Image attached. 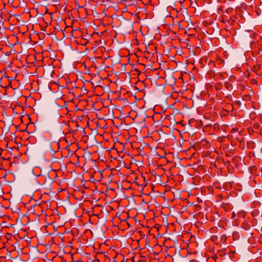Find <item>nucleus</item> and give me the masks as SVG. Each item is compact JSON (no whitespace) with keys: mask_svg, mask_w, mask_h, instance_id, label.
<instances>
[{"mask_svg":"<svg viewBox=\"0 0 262 262\" xmlns=\"http://www.w3.org/2000/svg\"><path fill=\"white\" fill-rule=\"evenodd\" d=\"M218 127L219 125L217 124H214L213 126L211 124H207L203 127V131L209 135H211L215 134L214 132L219 129Z\"/></svg>","mask_w":262,"mask_h":262,"instance_id":"obj_1","label":"nucleus"},{"mask_svg":"<svg viewBox=\"0 0 262 262\" xmlns=\"http://www.w3.org/2000/svg\"><path fill=\"white\" fill-rule=\"evenodd\" d=\"M224 62V61L221 59L218 58L216 60L215 63L213 61H210L209 64L210 66H215V64H216L217 65L222 66L223 63Z\"/></svg>","mask_w":262,"mask_h":262,"instance_id":"obj_2","label":"nucleus"},{"mask_svg":"<svg viewBox=\"0 0 262 262\" xmlns=\"http://www.w3.org/2000/svg\"><path fill=\"white\" fill-rule=\"evenodd\" d=\"M241 227L243 229H245V230H249L251 228L250 224L246 222H244L242 224Z\"/></svg>","mask_w":262,"mask_h":262,"instance_id":"obj_3","label":"nucleus"},{"mask_svg":"<svg viewBox=\"0 0 262 262\" xmlns=\"http://www.w3.org/2000/svg\"><path fill=\"white\" fill-rule=\"evenodd\" d=\"M215 72L213 70L209 71L206 74V77L210 79H212L215 77Z\"/></svg>","mask_w":262,"mask_h":262,"instance_id":"obj_4","label":"nucleus"},{"mask_svg":"<svg viewBox=\"0 0 262 262\" xmlns=\"http://www.w3.org/2000/svg\"><path fill=\"white\" fill-rule=\"evenodd\" d=\"M225 86L228 90V91H231L233 89V85L232 84L229 82H225L224 84Z\"/></svg>","mask_w":262,"mask_h":262,"instance_id":"obj_5","label":"nucleus"},{"mask_svg":"<svg viewBox=\"0 0 262 262\" xmlns=\"http://www.w3.org/2000/svg\"><path fill=\"white\" fill-rule=\"evenodd\" d=\"M243 100L247 101L251 100V96L250 95H245L242 96Z\"/></svg>","mask_w":262,"mask_h":262,"instance_id":"obj_6","label":"nucleus"},{"mask_svg":"<svg viewBox=\"0 0 262 262\" xmlns=\"http://www.w3.org/2000/svg\"><path fill=\"white\" fill-rule=\"evenodd\" d=\"M222 87V84L221 83L217 82L214 84V88L216 91L221 90Z\"/></svg>","mask_w":262,"mask_h":262,"instance_id":"obj_7","label":"nucleus"},{"mask_svg":"<svg viewBox=\"0 0 262 262\" xmlns=\"http://www.w3.org/2000/svg\"><path fill=\"white\" fill-rule=\"evenodd\" d=\"M217 254L220 256H223L224 255H226L225 250L224 249H222L220 250H219L217 252Z\"/></svg>","mask_w":262,"mask_h":262,"instance_id":"obj_8","label":"nucleus"},{"mask_svg":"<svg viewBox=\"0 0 262 262\" xmlns=\"http://www.w3.org/2000/svg\"><path fill=\"white\" fill-rule=\"evenodd\" d=\"M221 242L222 243H225L226 242V239H227V236L225 234H223L221 236Z\"/></svg>","mask_w":262,"mask_h":262,"instance_id":"obj_9","label":"nucleus"},{"mask_svg":"<svg viewBox=\"0 0 262 262\" xmlns=\"http://www.w3.org/2000/svg\"><path fill=\"white\" fill-rule=\"evenodd\" d=\"M217 239L218 237L216 235H212L210 238V240L213 242L217 241Z\"/></svg>","mask_w":262,"mask_h":262,"instance_id":"obj_10","label":"nucleus"},{"mask_svg":"<svg viewBox=\"0 0 262 262\" xmlns=\"http://www.w3.org/2000/svg\"><path fill=\"white\" fill-rule=\"evenodd\" d=\"M237 215L239 217H244L245 215V212L244 211L239 212L237 213Z\"/></svg>","mask_w":262,"mask_h":262,"instance_id":"obj_11","label":"nucleus"},{"mask_svg":"<svg viewBox=\"0 0 262 262\" xmlns=\"http://www.w3.org/2000/svg\"><path fill=\"white\" fill-rule=\"evenodd\" d=\"M226 13L228 14L230 13L233 11V9L231 8H228L227 9H226Z\"/></svg>","mask_w":262,"mask_h":262,"instance_id":"obj_12","label":"nucleus"},{"mask_svg":"<svg viewBox=\"0 0 262 262\" xmlns=\"http://www.w3.org/2000/svg\"><path fill=\"white\" fill-rule=\"evenodd\" d=\"M251 171L253 173L254 171L256 170V168L255 166H252L250 167Z\"/></svg>","mask_w":262,"mask_h":262,"instance_id":"obj_13","label":"nucleus"},{"mask_svg":"<svg viewBox=\"0 0 262 262\" xmlns=\"http://www.w3.org/2000/svg\"><path fill=\"white\" fill-rule=\"evenodd\" d=\"M235 216H236V214H235V213L234 212H233L232 213V217H231V218H232V219H234V217H235Z\"/></svg>","mask_w":262,"mask_h":262,"instance_id":"obj_14","label":"nucleus"},{"mask_svg":"<svg viewBox=\"0 0 262 262\" xmlns=\"http://www.w3.org/2000/svg\"><path fill=\"white\" fill-rule=\"evenodd\" d=\"M123 2H131L133 1V0H121Z\"/></svg>","mask_w":262,"mask_h":262,"instance_id":"obj_15","label":"nucleus"},{"mask_svg":"<svg viewBox=\"0 0 262 262\" xmlns=\"http://www.w3.org/2000/svg\"><path fill=\"white\" fill-rule=\"evenodd\" d=\"M217 2L219 3H225L226 0H217Z\"/></svg>","mask_w":262,"mask_h":262,"instance_id":"obj_16","label":"nucleus"},{"mask_svg":"<svg viewBox=\"0 0 262 262\" xmlns=\"http://www.w3.org/2000/svg\"><path fill=\"white\" fill-rule=\"evenodd\" d=\"M34 207L36 208V209H40V208L39 206H35Z\"/></svg>","mask_w":262,"mask_h":262,"instance_id":"obj_17","label":"nucleus"},{"mask_svg":"<svg viewBox=\"0 0 262 262\" xmlns=\"http://www.w3.org/2000/svg\"><path fill=\"white\" fill-rule=\"evenodd\" d=\"M201 125L202 126V122H200V124L199 125L198 127H199Z\"/></svg>","mask_w":262,"mask_h":262,"instance_id":"obj_18","label":"nucleus"},{"mask_svg":"<svg viewBox=\"0 0 262 262\" xmlns=\"http://www.w3.org/2000/svg\"><path fill=\"white\" fill-rule=\"evenodd\" d=\"M230 20H231V21L232 22H233L234 21V19H232L231 18H230Z\"/></svg>","mask_w":262,"mask_h":262,"instance_id":"obj_19","label":"nucleus"},{"mask_svg":"<svg viewBox=\"0 0 262 262\" xmlns=\"http://www.w3.org/2000/svg\"><path fill=\"white\" fill-rule=\"evenodd\" d=\"M226 156H227V157H229L230 156L229 155L227 152L226 153Z\"/></svg>","mask_w":262,"mask_h":262,"instance_id":"obj_20","label":"nucleus"},{"mask_svg":"<svg viewBox=\"0 0 262 262\" xmlns=\"http://www.w3.org/2000/svg\"><path fill=\"white\" fill-rule=\"evenodd\" d=\"M240 103V102H239V101H236V103H237V104H238V103Z\"/></svg>","mask_w":262,"mask_h":262,"instance_id":"obj_21","label":"nucleus"}]
</instances>
